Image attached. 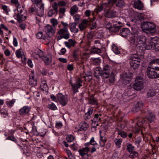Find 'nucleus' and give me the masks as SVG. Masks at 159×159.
Masks as SVG:
<instances>
[{
  "instance_id": "obj_23",
  "label": "nucleus",
  "mask_w": 159,
  "mask_h": 159,
  "mask_svg": "<svg viewBox=\"0 0 159 159\" xmlns=\"http://www.w3.org/2000/svg\"><path fill=\"white\" fill-rule=\"evenodd\" d=\"M77 24L75 23H70L69 25L70 30L71 32L73 33H77L78 31V28H76Z\"/></svg>"
},
{
  "instance_id": "obj_12",
  "label": "nucleus",
  "mask_w": 159,
  "mask_h": 159,
  "mask_svg": "<svg viewBox=\"0 0 159 159\" xmlns=\"http://www.w3.org/2000/svg\"><path fill=\"white\" fill-rule=\"evenodd\" d=\"M159 67V58L152 60L150 62L148 68L156 70Z\"/></svg>"
},
{
  "instance_id": "obj_44",
  "label": "nucleus",
  "mask_w": 159,
  "mask_h": 159,
  "mask_svg": "<svg viewBox=\"0 0 159 159\" xmlns=\"http://www.w3.org/2000/svg\"><path fill=\"white\" fill-rule=\"evenodd\" d=\"M41 87L42 88V89L43 90H46L48 88L47 83L45 80L42 81V83L41 84Z\"/></svg>"
},
{
  "instance_id": "obj_51",
  "label": "nucleus",
  "mask_w": 159,
  "mask_h": 159,
  "mask_svg": "<svg viewBox=\"0 0 159 159\" xmlns=\"http://www.w3.org/2000/svg\"><path fill=\"white\" fill-rule=\"evenodd\" d=\"M15 102V99H12L10 101H7L6 103L8 106L11 107Z\"/></svg>"
},
{
  "instance_id": "obj_45",
  "label": "nucleus",
  "mask_w": 159,
  "mask_h": 159,
  "mask_svg": "<svg viewBox=\"0 0 159 159\" xmlns=\"http://www.w3.org/2000/svg\"><path fill=\"white\" fill-rule=\"evenodd\" d=\"M112 25L111 23L109 22H106L105 23V28L109 30L110 31H111Z\"/></svg>"
},
{
  "instance_id": "obj_2",
  "label": "nucleus",
  "mask_w": 159,
  "mask_h": 159,
  "mask_svg": "<svg viewBox=\"0 0 159 159\" xmlns=\"http://www.w3.org/2000/svg\"><path fill=\"white\" fill-rule=\"evenodd\" d=\"M143 57L139 56L137 54H132L130 57L131 60L130 62V66L134 69L138 68L140 63L143 61Z\"/></svg>"
},
{
  "instance_id": "obj_55",
  "label": "nucleus",
  "mask_w": 159,
  "mask_h": 159,
  "mask_svg": "<svg viewBox=\"0 0 159 159\" xmlns=\"http://www.w3.org/2000/svg\"><path fill=\"white\" fill-rule=\"evenodd\" d=\"M143 104L141 101H138L137 102L135 105L137 107H139L141 110L143 106Z\"/></svg>"
},
{
  "instance_id": "obj_3",
  "label": "nucleus",
  "mask_w": 159,
  "mask_h": 159,
  "mask_svg": "<svg viewBox=\"0 0 159 159\" xmlns=\"http://www.w3.org/2000/svg\"><path fill=\"white\" fill-rule=\"evenodd\" d=\"M102 69V77L104 79H107L110 75L113 73L111 66L109 64L104 65Z\"/></svg>"
},
{
  "instance_id": "obj_37",
  "label": "nucleus",
  "mask_w": 159,
  "mask_h": 159,
  "mask_svg": "<svg viewBox=\"0 0 159 159\" xmlns=\"http://www.w3.org/2000/svg\"><path fill=\"white\" fill-rule=\"evenodd\" d=\"M134 147L131 144H129L127 145L126 150L129 152H131L134 150Z\"/></svg>"
},
{
  "instance_id": "obj_58",
  "label": "nucleus",
  "mask_w": 159,
  "mask_h": 159,
  "mask_svg": "<svg viewBox=\"0 0 159 159\" xmlns=\"http://www.w3.org/2000/svg\"><path fill=\"white\" fill-rule=\"evenodd\" d=\"M57 6L58 4L56 2H54L52 5V7L54 8L52 10H54L56 12L58 11Z\"/></svg>"
},
{
  "instance_id": "obj_61",
  "label": "nucleus",
  "mask_w": 159,
  "mask_h": 159,
  "mask_svg": "<svg viewBox=\"0 0 159 159\" xmlns=\"http://www.w3.org/2000/svg\"><path fill=\"white\" fill-rule=\"evenodd\" d=\"M1 114L2 115H3L4 117H6L8 116L7 112L4 109H2L0 110Z\"/></svg>"
},
{
  "instance_id": "obj_20",
  "label": "nucleus",
  "mask_w": 159,
  "mask_h": 159,
  "mask_svg": "<svg viewBox=\"0 0 159 159\" xmlns=\"http://www.w3.org/2000/svg\"><path fill=\"white\" fill-rule=\"evenodd\" d=\"M44 5L41 4L40 6H39V9H36V14L38 16L41 17L44 14Z\"/></svg>"
},
{
  "instance_id": "obj_15",
  "label": "nucleus",
  "mask_w": 159,
  "mask_h": 159,
  "mask_svg": "<svg viewBox=\"0 0 159 159\" xmlns=\"http://www.w3.org/2000/svg\"><path fill=\"white\" fill-rule=\"evenodd\" d=\"M82 83L81 80L79 79L76 82L75 84H72L71 86L72 87L73 92L74 93L78 92V89L82 86L81 84Z\"/></svg>"
},
{
  "instance_id": "obj_18",
  "label": "nucleus",
  "mask_w": 159,
  "mask_h": 159,
  "mask_svg": "<svg viewBox=\"0 0 159 159\" xmlns=\"http://www.w3.org/2000/svg\"><path fill=\"white\" fill-rule=\"evenodd\" d=\"M30 111V108L27 106H25L21 108L19 111L20 115L25 116Z\"/></svg>"
},
{
  "instance_id": "obj_29",
  "label": "nucleus",
  "mask_w": 159,
  "mask_h": 159,
  "mask_svg": "<svg viewBox=\"0 0 159 159\" xmlns=\"http://www.w3.org/2000/svg\"><path fill=\"white\" fill-rule=\"evenodd\" d=\"M17 20L19 22L25 20L26 19V16H24L23 14H18L16 16Z\"/></svg>"
},
{
  "instance_id": "obj_47",
  "label": "nucleus",
  "mask_w": 159,
  "mask_h": 159,
  "mask_svg": "<svg viewBox=\"0 0 159 159\" xmlns=\"http://www.w3.org/2000/svg\"><path fill=\"white\" fill-rule=\"evenodd\" d=\"M109 80V82L111 83H112L114 82L115 75L114 73L110 75Z\"/></svg>"
},
{
  "instance_id": "obj_13",
  "label": "nucleus",
  "mask_w": 159,
  "mask_h": 159,
  "mask_svg": "<svg viewBox=\"0 0 159 159\" xmlns=\"http://www.w3.org/2000/svg\"><path fill=\"white\" fill-rule=\"evenodd\" d=\"M122 27V23L121 22H116L112 25L111 32H116L119 31Z\"/></svg>"
},
{
  "instance_id": "obj_10",
  "label": "nucleus",
  "mask_w": 159,
  "mask_h": 159,
  "mask_svg": "<svg viewBox=\"0 0 159 159\" xmlns=\"http://www.w3.org/2000/svg\"><path fill=\"white\" fill-rule=\"evenodd\" d=\"M57 33L60 35L62 36L63 38L66 39H68L70 38V34L68 29H61Z\"/></svg>"
},
{
  "instance_id": "obj_62",
  "label": "nucleus",
  "mask_w": 159,
  "mask_h": 159,
  "mask_svg": "<svg viewBox=\"0 0 159 159\" xmlns=\"http://www.w3.org/2000/svg\"><path fill=\"white\" fill-rule=\"evenodd\" d=\"M36 9L33 7H30L28 9V12L30 13H33L34 12L36 13Z\"/></svg>"
},
{
  "instance_id": "obj_35",
  "label": "nucleus",
  "mask_w": 159,
  "mask_h": 159,
  "mask_svg": "<svg viewBox=\"0 0 159 159\" xmlns=\"http://www.w3.org/2000/svg\"><path fill=\"white\" fill-rule=\"evenodd\" d=\"M156 52L159 51V40H156L154 43V46L153 49Z\"/></svg>"
},
{
  "instance_id": "obj_42",
  "label": "nucleus",
  "mask_w": 159,
  "mask_h": 159,
  "mask_svg": "<svg viewBox=\"0 0 159 159\" xmlns=\"http://www.w3.org/2000/svg\"><path fill=\"white\" fill-rule=\"evenodd\" d=\"M114 142L117 146L118 148L120 147V145L121 144L122 140L119 139H115L114 140Z\"/></svg>"
},
{
  "instance_id": "obj_14",
  "label": "nucleus",
  "mask_w": 159,
  "mask_h": 159,
  "mask_svg": "<svg viewBox=\"0 0 159 159\" xmlns=\"http://www.w3.org/2000/svg\"><path fill=\"white\" fill-rule=\"evenodd\" d=\"M155 70L148 68L147 74L149 78L151 79L157 78Z\"/></svg>"
},
{
  "instance_id": "obj_38",
  "label": "nucleus",
  "mask_w": 159,
  "mask_h": 159,
  "mask_svg": "<svg viewBox=\"0 0 159 159\" xmlns=\"http://www.w3.org/2000/svg\"><path fill=\"white\" fill-rule=\"evenodd\" d=\"M78 10V8L76 5H74L70 9V14L74 15Z\"/></svg>"
},
{
  "instance_id": "obj_27",
  "label": "nucleus",
  "mask_w": 159,
  "mask_h": 159,
  "mask_svg": "<svg viewBox=\"0 0 159 159\" xmlns=\"http://www.w3.org/2000/svg\"><path fill=\"white\" fill-rule=\"evenodd\" d=\"M76 42L73 40L72 39H69L68 42H65V44L68 48H70L71 47H73L74 44Z\"/></svg>"
},
{
  "instance_id": "obj_30",
  "label": "nucleus",
  "mask_w": 159,
  "mask_h": 159,
  "mask_svg": "<svg viewBox=\"0 0 159 159\" xmlns=\"http://www.w3.org/2000/svg\"><path fill=\"white\" fill-rule=\"evenodd\" d=\"M93 112V109L92 108H91L88 109V112L86 113L84 116L85 119L87 120L89 119L90 118V115L92 114Z\"/></svg>"
},
{
  "instance_id": "obj_11",
  "label": "nucleus",
  "mask_w": 159,
  "mask_h": 159,
  "mask_svg": "<svg viewBox=\"0 0 159 159\" xmlns=\"http://www.w3.org/2000/svg\"><path fill=\"white\" fill-rule=\"evenodd\" d=\"M57 98L59 102L62 106H64L67 104L68 101L67 98L61 93L58 94Z\"/></svg>"
},
{
  "instance_id": "obj_26",
  "label": "nucleus",
  "mask_w": 159,
  "mask_h": 159,
  "mask_svg": "<svg viewBox=\"0 0 159 159\" xmlns=\"http://www.w3.org/2000/svg\"><path fill=\"white\" fill-rule=\"evenodd\" d=\"M80 125V127L79 131H81L82 130L85 131L87 129L89 126V125L85 122L81 123Z\"/></svg>"
},
{
  "instance_id": "obj_31",
  "label": "nucleus",
  "mask_w": 159,
  "mask_h": 159,
  "mask_svg": "<svg viewBox=\"0 0 159 159\" xmlns=\"http://www.w3.org/2000/svg\"><path fill=\"white\" fill-rule=\"evenodd\" d=\"M156 94V91L153 89H149L147 93L148 98L152 97Z\"/></svg>"
},
{
  "instance_id": "obj_34",
  "label": "nucleus",
  "mask_w": 159,
  "mask_h": 159,
  "mask_svg": "<svg viewBox=\"0 0 159 159\" xmlns=\"http://www.w3.org/2000/svg\"><path fill=\"white\" fill-rule=\"evenodd\" d=\"M89 103L91 105L97 104L96 100L93 96L90 97L89 98Z\"/></svg>"
},
{
  "instance_id": "obj_25",
  "label": "nucleus",
  "mask_w": 159,
  "mask_h": 159,
  "mask_svg": "<svg viewBox=\"0 0 159 159\" xmlns=\"http://www.w3.org/2000/svg\"><path fill=\"white\" fill-rule=\"evenodd\" d=\"M16 54L18 58H20L21 57L23 61H25L26 58L25 56L21 54V52L20 49L16 51Z\"/></svg>"
},
{
  "instance_id": "obj_48",
  "label": "nucleus",
  "mask_w": 159,
  "mask_h": 159,
  "mask_svg": "<svg viewBox=\"0 0 159 159\" xmlns=\"http://www.w3.org/2000/svg\"><path fill=\"white\" fill-rule=\"evenodd\" d=\"M112 49L113 51L116 54H119L120 53V52L118 50L117 47L115 45L112 46Z\"/></svg>"
},
{
  "instance_id": "obj_49",
  "label": "nucleus",
  "mask_w": 159,
  "mask_h": 159,
  "mask_svg": "<svg viewBox=\"0 0 159 159\" xmlns=\"http://www.w3.org/2000/svg\"><path fill=\"white\" fill-rule=\"evenodd\" d=\"M66 139L68 142H70L74 140V137L73 136L70 135L67 136L66 137Z\"/></svg>"
},
{
  "instance_id": "obj_43",
  "label": "nucleus",
  "mask_w": 159,
  "mask_h": 159,
  "mask_svg": "<svg viewBox=\"0 0 159 159\" xmlns=\"http://www.w3.org/2000/svg\"><path fill=\"white\" fill-rule=\"evenodd\" d=\"M104 5H101L100 6H98V7L96 8L95 9V11L97 13L100 12L102 11Z\"/></svg>"
},
{
  "instance_id": "obj_17",
  "label": "nucleus",
  "mask_w": 159,
  "mask_h": 159,
  "mask_svg": "<svg viewBox=\"0 0 159 159\" xmlns=\"http://www.w3.org/2000/svg\"><path fill=\"white\" fill-rule=\"evenodd\" d=\"M116 11L114 10H108L105 15L106 17L112 18L116 16Z\"/></svg>"
},
{
  "instance_id": "obj_22",
  "label": "nucleus",
  "mask_w": 159,
  "mask_h": 159,
  "mask_svg": "<svg viewBox=\"0 0 159 159\" xmlns=\"http://www.w3.org/2000/svg\"><path fill=\"white\" fill-rule=\"evenodd\" d=\"M111 2L116 3V6L120 8L123 7L125 4L123 0H115V1H112Z\"/></svg>"
},
{
  "instance_id": "obj_16",
  "label": "nucleus",
  "mask_w": 159,
  "mask_h": 159,
  "mask_svg": "<svg viewBox=\"0 0 159 159\" xmlns=\"http://www.w3.org/2000/svg\"><path fill=\"white\" fill-rule=\"evenodd\" d=\"M134 7L139 10H143L144 8L143 3L140 0H137L134 2Z\"/></svg>"
},
{
  "instance_id": "obj_46",
  "label": "nucleus",
  "mask_w": 159,
  "mask_h": 159,
  "mask_svg": "<svg viewBox=\"0 0 159 159\" xmlns=\"http://www.w3.org/2000/svg\"><path fill=\"white\" fill-rule=\"evenodd\" d=\"M99 115L98 114H96L94 115V118L93 119V120H92L93 121L94 123H97V124H96V126H98L99 125L98 123V118H99Z\"/></svg>"
},
{
  "instance_id": "obj_39",
  "label": "nucleus",
  "mask_w": 159,
  "mask_h": 159,
  "mask_svg": "<svg viewBox=\"0 0 159 159\" xmlns=\"http://www.w3.org/2000/svg\"><path fill=\"white\" fill-rule=\"evenodd\" d=\"M139 155L137 152L135 151H133L130 152V154L129 156V157L131 158H134L137 157Z\"/></svg>"
},
{
  "instance_id": "obj_6",
  "label": "nucleus",
  "mask_w": 159,
  "mask_h": 159,
  "mask_svg": "<svg viewBox=\"0 0 159 159\" xmlns=\"http://www.w3.org/2000/svg\"><path fill=\"white\" fill-rule=\"evenodd\" d=\"M158 40V38L155 37L147 39L144 46L145 48L147 49H153L155 41Z\"/></svg>"
},
{
  "instance_id": "obj_8",
  "label": "nucleus",
  "mask_w": 159,
  "mask_h": 159,
  "mask_svg": "<svg viewBox=\"0 0 159 159\" xmlns=\"http://www.w3.org/2000/svg\"><path fill=\"white\" fill-rule=\"evenodd\" d=\"M134 42H136L138 44H143V46H145V44L147 39L146 37L143 35H139L137 34L135 35L134 36Z\"/></svg>"
},
{
  "instance_id": "obj_40",
  "label": "nucleus",
  "mask_w": 159,
  "mask_h": 159,
  "mask_svg": "<svg viewBox=\"0 0 159 159\" xmlns=\"http://www.w3.org/2000/svg\"><path fill=\"white\" fill-rule=\"evenodd\" d=\"M101 142H100V146L102 147H104L105 145V143L107 141V139L103 136H100Z\"/></svg>"
},
{
  "instance_id": "obj_54",
  "label": "nucleus",
  "mask_w": 159,
  "mask_h": 159,
  "mask_svg": "<svg viewBox=\"0 0 159 159\" xmlns=\"http://www.w3.org/2000/svg\"><path fill=\"white\" fill-rule=\"evenodd\" d=\"M118 134L123 138H125L127 135V134L123 131H119L118 132Z\"/></svg>"
},
{
  "instance_id": "obj_63",
  "label": "nucleus",
  "mask_w": 159,
  "mask_h": 159,
  "mask_svg": "<svg viewBox=\"0 0 159 159\" xmlns=\"http://www.w3.org/2000/svg\"><path fill=\"white\" fill-rule=\"evenodd\" d=\"M11 3L15 5L16 7H18L20 4L18 1V0H11Z\"/></svg>"
},
{
  "instance_id": "obj_21",
  "label": "nucleus",
  "mask_w": 159,
  "mask_h": 159,
  "mask_svg": "<svg viewBox=\"0 0 159 159\" xmlns=\"http://www.w3.org/2000/svg\"><path fill=\"white\" fill-rule=\"evenodd\" d=\"M88 22V20L84 19L82 22L79 25V27L81 31H83L86 28Z\"/></svg>"
},
{
  "instance_id": "obj_50",
  "label": "nucleus",
  "mask_w": 159,
  "mask_h": 159,
  "mask_svg": "<svg viewBox=\"0 0 159 159\" xmlns=\"http://www.w3.org/2000/svg\"><path fill=\"white\" fill-rule=\"evenodd\" d=\"M145 123V120H139L137 122V125L138 126L142 127L143 125Z\"/></svg>"
},
{
  "instance_id": "obj_52",
  "label": "nucleus",
  "mask_w": 159,
  "mask_h": 159,
  "mask_svg": "<svg viewBox=\"0 0 159 159\" xmlns=\"http://www.w3.org/2000/svg\"><path fill=\"white\" fill-rule=\"evenodd\" d=\"M93 64L95 65H98L100 63L101 61L98 58H94L93 60Z\"/></svg>"
},
{
  "instance_id": "obj_28",
  "label": "nucleus",
  "mask_w": 159,
  "mask_h": 159,
  "mask_svg": "<svg viewBox=\"0 0 159 159\" xmlns=\"http://www.w3.org/2000/svg\"><path fill=\"white\" fill-rule=\"evenodd\" d=\"M147 119L150 122H152L155 118V115L153 113H149L147 116Z\"/></svg>"
},
{
  "instance_id": "obj_33",
  "label": "nucleus",
  "mask_w": 159,
  "mask_h": 159,
  "mask_svg": "<svg viewBox=\"0 0 159 159\" xmlns=\"http://www.w3.org/2000/svg\"><path fill=\"white\" fill-rule=\"evenodd\" d=\"M37 38L38 39H43L45 40H48V43L50 42V40L48 39L43 37V32H40L36 34Z\"/></svg>"
},
{
  "instance_id": "obj_41",
  "label": "nucleus",
  "mask_w": 159,
  "mask_h": 159,
  "mask_svg": "<svg viewBox=\"0 0 159 159\" xmlns=\"http://www.w3.org/2000/svg\"><path fill=\"white\" fill-rule=\"evenodd\" d=\"M34 76H31V78H30V79L29 82L30 84L33 86H35L37 84V81L36 80H34Z\"/></svg>"
},
{
  "instance_id": "obj_7",
  "label": "nucleus",
  "mask_w": 159,
  "mask_h": 159,
  "mask_svg": "<svg viewBox=\"0 0 159 159\" xmlns=\"http://www.w3.org/2000/svg\"><path fill=\"white\" fill-rule=\"evenodd\" d=\"M55 30V27L49 25H47L45 27V31L49 38L53 35Z\"/></svg>"
},
{
  "instance_id": "obj_1",
  "label": "nucleus",
  "mask_w": 159,
  "mask_h": 159,
  "mask_svg": "<svg viewBox=\"0 0 159 159\" xmlns=\"http://www.w3.org/2000/svg\"><path fill=\"white\" fill-rule=\"evenodd\" d=\"M141 25L143 31L147 34L153 33L156 31V25L150 22H143Z\"/></svg>"
},
{
  "instance_id": "obj_4",
  "label": "nucleus",
  "mask_w": 159,
  "mask_h": 159,
  "mask_svg": "<svg viewBox=\"0 0 159 159\" xmlns=\"http://www.w3.org/2000/svg\"><path fill=\"white\" fill-rule=\"evenodd\" d=\"M134 89L137 91H140L143 88V78L141 76H138L136 78L133 85Z\"/></svg>"
},
{
  "instance_id": "obj_60",
  "label": "nucleus",
  "mask_w": 159,
  "mask_h": 159,
  "mask_svg": "<svg viewBox=\"0 0 159 159\" xmlns=\"http://www.w3.org/2000/svg\"><path fill=\"white\" fill-rule=\"evenodd\" d=\"M139 111H141V109H140L139 107H137L135 105V107H133L132 109V111L134 113L137 112Z\"/></svg>"
},
{
  "instance_id": "obj_19",
  "label": "nucleus",
  "mask_w": 159,
  "mask_h": 159,
  "mask_svg": "<svg viewBox=\"0 0 159 159\" xmlns=\"http://www.w3.org/2000/svg\"><path fill=\"white\" fill-rule=\"evenodd\" d=\"M120 35L122 36L126 37L130 34V31L127 28H122L120 31Z\"/></svg>"
},
{
  "instance_id": "obj_56",
  "label": "nucleus",
  "mask_w": 159,
  "mask_h": 159,
  "mask_svg": "<svg viewBox=\"0 0 159 159\" xmlns=\"http://www.w3.org/2000/svg\"><path fill=\"white\" fill-rule=\"evenodd\" d=\"M51 22L52 24V26L55 27L58 24V22L57 20L55 19H52L51 20Z\"/></svg>"
},
{
  "instance_id": "obj_57",
  "label": "nucleus",
  "mask_w": 159,
  "mask_h": 159,
  "mask_svg": "<svg viewBox=\"0 0 159 159\" xmlns=\"http://www.w3.org/2000/svg\"><path fill=\"white\" fill-rule=\"evenodd\" d=\"M48 107L50 109H52L53 110H55L57 109V107L54 105V104L52 103L51 105H48Z\"/></svg>"
},
{
  "instance_id": "obj_32",
  "label": "nucleus",
  "mask_w": 159,
  "mask_h": 159,
  "mask_svg": "<svg viewBox=\"0 0 159 159\" xmlns=\"http://www.w3.org/2000/svg\"><path fill=\"white\" fill-rule=\"evenodd\" d=\"M101 50L100 48H96L94 47H92L91 49V52L93 53H99L101 52Z\"/></svg>"
},
{
  "instance_id": "obj_36",
  "label": "nucleus",
  "mask_w": 159,
  "mask_h": 159,
  "mask_svg": "<svg viewBox=\"0 0 159 159\" xmlns=\"http://www.w3.org/2000/svg\"><path fill=\"white\" fill-rule=\"evenodd\" d=\"M43 61L45 62L46 65H49L51 62V59H50L47 57L45 56L42 58Z\"/></svg>"
},
{
  "instance_id": "obj_53",
  "label": "nucleus",
  "mask_w": 159,
  "mask_h": 159,
  "mask_svg": "<svg viewBox=\"0 0 159 159\" xmlns=\"http://www.w3.org/2000/svg\"><path fill=\"white\" fill-rule=\"evenodd\" d=\"M33 2V4H36L37 6H40L41 4H43L42 3L41 0H31Z\"/></svg>"
},
{
  "instance_id": "obj_59",
  "label": "nucleus",
  "mask_w": 159,
  "mask_h": 159,
  "mask_svg": "<svg viewBox=\"0 0 159 159\" xmlns=\"http://www.w3.org/2000/svg\"><path fill=\"white\" fill-rule=\"evenodd\" d=\"M37 53L39 57L40 58H43L44 57L43 55V52L40 49H38L37 51Z\"/></svg>"
},
{
  "instance_id": "obj_64",
  "label": "nucleus",
  "mask_w": 159,
  "mask_h": 159,
  "mask_svg": "<svg viewBox=\"0 0 159 159\" xmlns=\"http://www.w3.org/2000/svg\"><path fill=\"white\" fill-rule=\"evenodd\" d=\"M74 19L75 20V23H76V24H78L79 23V21L80 19V16H75L74 17Z\"/></svg>"
},
{
  "instance_id": "obj_9",
  "label": "nucleus",
  "mask_w": 159,
  "mask_h": 159,
  "mask_svg": "<svg viewBox=\"0 0 159 159\" xmlns=\"http://www.w3.org/2000/svg\"><path fill=\"white\" fill-rule=\"evenodd\" d=\"M90 151L89 148H84L79 150L80 155L82 157L83 159H88V152Z\"/></svg>"
},
{
  "instance_id": "obj_24",
  "label": "nucleus",
  "mask_w": 159,
  "mask_h": 159,
  "mask_svg": "<svg viewBox=\"0 0 159 159\" xmlns=\"http://www.w3.org/2000/svg\"><path fill=\"white\" fill-rule=\"evenodd\" d=\"M102 69L100 67H96L94 70V75L96 77L99 76L102 77Z\"/></svg>"
},
{
  "instance_id": "obj_5",
  "label": "nucleus",
  "mask_w": 159,
  "mask_h": 159,
  "mask_svg": "<svg viewBox=\"0 0 159 159\" xmlns=\"http://www.w3.org/2000/svg\"><path fill=\"white\" fill-rule=\"evenodd\" d=\"M132 75V74L131 72L125 73L121 74L120 78L124 84H127L131 81V79Z\"/></svg>"
}]
</instances>
